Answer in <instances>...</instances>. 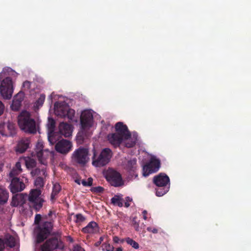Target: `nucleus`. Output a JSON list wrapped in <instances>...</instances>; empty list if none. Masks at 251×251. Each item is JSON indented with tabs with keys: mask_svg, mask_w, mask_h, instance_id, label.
<instances>
[{
	"mask_svg": "<svg viewBox=\"0 0 251 251\" xmlns=\"http://www.w3.org/2000/svg\"><path fill=\"white\" fill-rule=\"evenodd\" d=\"M53 227V223L51 221L44 222L39 226L35 231L36 232V242L40 243L44 241L50 234L49 238L40 247L41 251H53V250L62 249L63 247V242L61 240V234L58 232L51 231Z\"/></svg>",
	"mask_w": 251,
	"mask_h": 251,
	"instance_id": "nucleus-1",
	"label": "nucleus"
},
{
	"mask_svg": "<svg viewBox=\"0 0 251 251\" xmlns=\"http://www.w3.org/2000/svg\"><path fill=\"white\" fill-rule=\"evenodd\" d=\"M18 125L21 130L29 133L36 132V123L31 117L30 113L23 111L18 117Z\"/></svg>",
	"mask_w": 251,
	"mask_h": 251,
	"instance_id": "nucleus-2",
	"label": "nucleus"
},
{
	"mask_svg": "<svg viewBox=\"0 0 251 251\" xmlns=\"http://www.w3.org/2000/svg\"><path fill=\"white\" fill-rule=\"evenodd\" d=\"M112 155V151L109 148L102 149L99 155L95 151L92 158V164L96 167L104 166L110 161Z\"/></svg>",
	"mask_w": 251,
	"mask_h": 251,
	"instance_id": "nucleus-3",
	"label": "nucleus"
},
{
	"mask_svg": "<svg viewBox=\"0 0 251 251\" xmlns=\"http://www.w3.org/2000/svg\"><path fill=\"white\" fill-rule=\"evenodd\" d=\"M41 191L39 189H32L28 197L29 205L31 209L39 211L43 207L44 200L40 197Z\"/></svg>",
	"mask_w": 251,
	"mask_h": 251,
	"instance_id": "nucleus-4",
	"label": "nucleus"
},
{
	"mask_svg": "<svg viewBox=\"0 0 251 251\" xmlns=\"http://www.w3.org/2000/svg\"><path fill=\"white\" fill-rule=\"evenodd\" d=\"M104 175L107 181L112 186L119 187L124 185L121 174L113 169L108 168Z\"/></svg>",
	"mask_w": 251,
	"mask_h": 251,
	"instance_id": "nucleus-5",
	"label": "nucleus"
},
{
	"mask_svg": "<svg viewBox=\"0 0 251 251\" xmlns=\"http://www.w3.org/2000/svg\"><path fill=\"white\" fill-rule=\"evenodd\" d=\"M89 151L85 148H79L73 152L72 156V161L79 165H85L89 159Z\"/></svg>",
	"mask_w": 251,
	"mask_h": 251,
	"instance_id": "nucleus-6",
	"label": "nucleus"
},
{
	"mask_svg": "<svg viewBox=\"0 0 251 251\" xmlns=\"http://www.w3.org/2000/svg\"><path fill=\"white\" fill-rule=\"evenodd\" d=\"M13 92L12 80L11 77H6L1 81L0 93L1 96L6 100L11 99Z\"/></svg>",
	"mask_w": 251,
	"mask_h": 251,
	"instance_id": "nucleus-7",
	"label": "nucleus"
},
{
	"mask_svg": "<svg viewBox=\"0 0 251 251\" xmlns=\"http://www.w3.org/2000/svg\"><path fill=\"white\" fill-rule=\"evenodd\" d=\"M160 167V161L158 159L151 157L150 162L143 167V175L148 176L150 174L156 173Z\"/></svg>",
	"mask_w": 251,
	"mask_h": 251,
	"instance_id": "nucleus-8",
	"label": "nucleus"
},
{
	"mask_svg": "<svg viewBox=\"0 0 251 251\" xmlns=\"http://www.w3.org/2000/svg\"><path fill=\"white\" fill-rule=\"evenodd\" d=\"M44 144L41 141H38L36 145L35 152L40 163L46 165L47 159L48 158L50 152L48 150L44 149Z\"/></svg>",
	"mask_w": 251,
	"mask_h": 251,
	"instance_id": "nucleus-9",
	"label": "nucleus"
},
{
	"mask_svg": "<svg viewBox=\"0 0 251 251\" xmlns=\"http://www.w3.org/2000/svg\"><path fill=\"white\" fill-rule=\"evenodd\" d=\"M93 116L90 110H84L80 116V124L83 129L89 128L92 126Z\"/></svg>",
	"mask_w": 251,
	"mask_h": 251,
	"instance_id": "nucleus-10",
	"label": "nucleus"
},
{
	"mask_svg": "<svg viewBox=\"0 0 251 251\" xmlns=\"http://www.w3.org/2000/svg\"><path fill=\"white\" fill-rule=\"evenodd\" d=\"M25 188V184L24 181L20 178L13 177L9 185L10 191L13 194L21 192Z\"/></svg>",
	"mask_w": 251,
	"mask_h": 251,
	"instance_id": "nucleus-11",
	"label": "nucleus"
},
{
	"mask_svg": "<svg viewBox=\"0 0 251 251\" xmlns=\"http://www.w3.org/2000/svg\"><path fill=\"white\" fill-rule=\"evenodd\" d=\"M0 133L4 136H13L16 133L15 125L10 122L0 124Z\"/></svg>",
	"mask_w": 251,
	"mask_h": 251,
	"instance_id": "nucleus-12",
	"label": "nucleus"
},
{
	"mask_svg": "<svg viewBox=\"0 0 251 251\" xmlns=\"http://www.w3.org/2000/svg\"><path fill=\"white\" fill-rule=\"evenodd\" d=\"M72 147L71 142L66 139L58 141L55 146L56 151L64 154L68 153L71 150Z\"/></svg>",
	"mask_w": 251,
	"mask_h": 251,
	"instance_id": "nucleus-13",
	"label": "nucleus"
},
{
	"mask_svg": "<svg viewBox=\"0 0 251 251\" xmlns=\"http://www.w3.org/2000/svg\"><path fill=\"white\" fill-rule=\"evenodd\" d=\"M116 133L120 135L125 140H127L131 137V133L128 130L126 125L122 122H118L115 125Z\"/></svg>",
	"mask_w": 251,
	"mask_h": 251,
	"instance_id": "nucleus-14",
	"label": "nucleus"
},
{
	"mask_svg": "<svg viewBox=\"0 0 251 251\" xmlns=\"http://www.w3.org/2000/svg\"><path fill=\"white\" fill-rule=\"evenodd\" d=\"M153 182L157 187L169 186L170 185V178L164 173H160L158 175L154 176Z\"/></svg>",
	"mask_w": 251,
	"mask_h": 251,
	"instance_id": "nucleus-15",
	"label": "nucleus"
},
{
	"mask_svg": "<svg viewBox=\"0 0 251 251\" xmlns=\"http://www.w3.org/2000/svg\"><path fill=\"white\" fill-rule=\"evenodd\" d=\"M69 107L64 101L56 102L54 104V111L55 114L61 117H65Z\"/></svg>",
	"mask_w": 251,
	"mask_h": 251,
	"instance_id": "nucleus-16",
	"label": "nucleus"
},
{
	"mask_svg": "<svg viewBox=\"0 0 251 251\" xmlns=\"http://www.w3.org/2000/svg\"><path fill=\"white\" fill-rule=\"evenodd\" d=\"M30 143V139L28 138H23L20 140L16 148V151L20 153H24L29 148Z\"/></svg>",
	"mask_w": 251,
	"mask_h": 251,
	"instance_id": "nucleus-17",
	"label": "nucleus"
},
{
	"mask_svg": "<svg viewBox=\"0 0 251 251\" xmlns=\"http://www.w3.org/2000/svg\"><path fill=\"white\" fill-rule=\"evenodd\" d=\"M99 231V227L98 224L91 221L88 224L81 229V231L84 233L96 234Z\"/></svg>",
	"mask_w": 251,
	"mask_h": 251,
	"instance_id": "nucleus-18",
	"label": "nucleus"
},
{
	"mask_svg": "<svg viewBox=\"0 0 251 251\" xmlns=\"http://www.w3.org/2000/svg\"><path fill=\"white\" fill-rule=\"evenodd\" d=\"M60 133L66 137H70L72 135V126L66 123H61L59 126Z\"/></svg>",
	"mask_w": 251,
	"mask_h": 251,
	"instance_id": "nucleus-19",
	"label": "nucleus"
},
{
	"mask_svg": "<svg viewBox=\"0 0 251 251\" xmlns=\"http://www.w3.org/2000/svg\"><path fill=\"white\" fill-rule=\"evenodd\" d=\"M23 100V94L18 93L13 100L11 105L12 110L15 111H18L21 108Z\"/></svg>",
	"mask_w": 251,
	"mask_h": 251,
	"instance_id": "nucleus-20",
	"label": "nucleus"
},
{
	"mask_svg": "<svg viewBox=\"0 0 251 251\" xmlns=\"http://www.w3.org/2000/svg\"><path fill=\"white\" fill-rule=\"evenodd\" d=\"M109 142L115 146H119L122 141L125 140L120 135L116 133L110 134L108 135Z\"/></svg>",
	"mask_w": 251,
	"mask_h": 251,
	"instance_id": "nucleus-21",
	"label": "nucleus"
},
{
	"mask_svg": "<svg viewBox=\"0 0 251 251\" xmlns=\"http://www.w3.org/2000/svg\"><path fill=\"white\" fill-rule=\"evenodd\" d=\"M27 196V195H24L23 194H17L13 196L12 197L11 205L13 206H17L18 205H22L24 204L25 202V198Z\"/></svg>",
	"mask_w": 251,
	"mask_h": 251,
	"instance_id": "nucleus-22",
	"label": "nucleus"
},
{
	"mask_svg": "<svg viewBox=\"0 0 251 251\" xmlns=\"http://www.w3.org/2000/svg\"><path fill=\"white\" fill-rule=\"evenodd\" d=\"M9 193L4 187L0 185V205H3L7 202Z\"/></svg>",
	"mask_w": 251,
	"mask_h": 251,
	"instance_id": "nucleus-23",
	"label": "nucleus"
},
{
	"mask_svg": "<svg viewBox=\"0 0 251 251\" xmlns=\"http://www.w3.org/2000/svg\"><path fill=\"white\" fill-rule=\"evenodd\" d=\"M137 168V160L133 158L128 160L126 164V168L130 173L135 172Z\"/></svg>",
	"mask_w": 251,
	"mask_h": 251,
	"instance_id": "nucleus-24",
	"label": "nucleus"
},
{
	"mask_svg": "<svg viewBox=\"0 0 251 251\" xmlns=\"http://www.w3.org/2000/svg\"><path fill=\"white\" fill-rule=\"evenodd\" d=\"M124 200L122 196L118 195H115L111 199V202L114 205L118 206L119 207H122L123 206Z\"/></svg>",
	"mask_w": 251,
	"mask_h": 251,
	"instance_id": "nucleus-25",
	"label": "nucleus"
},
{
	"mask_svg": "<svg viewBox=\"0 0 251 251\" xmlns=\"http://www.w3.org/2000/svg\"><path fill=\"white\" fill-rule=\"evenodd\" d=\"M22 169L21 168V164L20 162H17L15 167L12 169L9 174L10 177H13L14 176L18 175L22 172Z\"/></svg>",
	"mask_w": 251,
	"mask_h": 251,
	"instance_id": "nucleus-26",
	"label": "nucleus"
},
{
	"mask_svg": "<svg viewBox=\"0 0 251 251\" xmlns=\"http://www.w3.org/2000/svg\"><path fill=\"white\" fill-rule=\"evenodd\" d=\"M61 186L58 183H55L53 185L52 191L50 195L51 200L53 201L55 199L56 196L61 190Z\"/></svg>",
	"mask_w": 251,
	"mask_h": 251,
	"instance_id": "nucleus-27",
	"label": "nucleus"
},
{
	"mask_svg": "<svg viewBox=\"0 0 251 251\" xmlns=\"http://www.w3.org/2000/svg\"><path fill=\"white\" fill-rule=\"evenodd\" d=\"M169 186H160L156 189V195L158 197H161L167 193L169 190Z\"/></svg>",
	"mask_w": 251,
	"mask_h": 251,
	"instance_id": "nucleus-28",
	"label": "nucleus"
},
{
	"mask_svg": "<svg viewBox=\"0 0 251 251\" xmlns=\"http://www.w3.org/2000/svg\"><path fill=\"white\" fill-rule=\"evenodd\" d=\"M25 165L28 169H33L36 166V160L31 157H27L25 160Z\"/></svg>",
	"mask_w": 251,
	"mask_h": 251,
	"instance_id": "nucleus-29",
	"label": "nucleus"
},
{
	"mask_svg": "<svg viewBox=\"0 0 251 251\" xmlns=\"http://www.w3.org/2000/svg\"><path fill=\"white\" fill-rule=\"evenodd\" d=\"M47 126L48 128V133H53L55 126V121L51 118H49Z\"/></svg>",
	"mask_w": 251,
	"mask_h": 251,
	"instance_id": "nucleus-30",
	"label": "nucleus"
},
{
	"mask_svg": "<svg viewBox=\"0 0 251 251\" xmlns=\"http://www.w3.org/2000/svg\"><path fill=\"white\" fill-rule=\"evenodd\" d=\"M45 100V95L44 94H41L40 97L36 101L34 106L37 108H39L40 107H41L44 102Z\"/></svg>",
	"mask_w": 251,
	"mask_h": 251,
	"instance_id": "nucleus-31",
	"label": "nucleus"
},
{
	"mask_svg": "<svg viewBox=\"0 0 251 251\" xmlns=\"http://www.w3.org/2000/svg\"><path fill=\"white\" fill-rule=\"evenodd\" d=\"M34 185L37 188V189H40L43 187L44 185V181L43 177L39 176L36 178L34 181Z\"/></svg>",
	"mask_w": 251,
	"mask_h": 251,
	"instance_id": "nucleus-32",
	"label": "nucleus"
},
{
	"mask_svg": "<svg viewBox=\"0 0 251 251\" xmlns=\"http://www.w3.org/2000/svg\"><path fill=\"white\" fill-rule=\"evenodd\" d=\"M87 138V136L84 131H82L77 133L76 135V140L78 143H81Z\"/></svg>",
	"mask_w": 251,
	"mask_h": 251,
	"instance_id": "nucleus-33",
	"label": "nucleus"
},
{
	"mask_svg": "<svg viewBox=\"0 0 251 251\" xmlns=\"http://www.w3.org/2000/svg\"><path fill=\"white\" fill-rule=\"evenodd\" d=\"M126 241L128 245H130L135 249H138L139 248L138 243L129 237L126 239Z\"/></svg>",
	"mask_w": 251,
	"mask_h": 251,
	"instance_id": "nucleus-34",
	"label": "nucleus"
},
{
	"mask_svg": "<svg viewBox=\"0 0 251 251\" xmlns=\"http://www.w3.org/2000/svg\"><path fill=\"white\" fill-rule=\"evenodd\" d=\"M90 191L94 194H100L103 193L104 189L103 187L99 186L97 187H92L90 189Z\"/></svg>",
	"mask_w": 251,
	"mask_h": 251,
	"instance_id": "nucleus-35",
	"label": "nucleus"
},
{
	"mask_svg": "<svg viewBox=\"0 0 251 251\" xmlns=\"http://www.w3.org/2000/svg\"><path fill=\"white\" fill-rule=\"evenodd\" d=\"M126 140L127 141L126 142V146L127 148H130L134 147L135 145L137 139L136 138L131 139L130 137Z\"/></svg>",
	"mask_w": 251,
	"mask_h": 251,
	"instance_id": "nucleus-36",
	"label": "nucleus"
},
{
	"mask_svg": "<svg viewBox=\"0 0 251 251\" xmlns=\"http://www.w3.org/2000/svg\"><path fill=\"white\" fill-rule=\"evenodd\" d=\"M114 247L109 243H104L101 245V249L103 251H113Z\"/></svg>",
	"mask_w": 251,
	"mask_h": 251,
	"instance_id": "nucleus-37",
	"label": "nucleus"
},
{
	"mask_svg": "<svg viewBox=\"0 0 251 251\" xmlns=\"http://www.w3.org/2000/svg\"><path fill=\"white\" fill-rule=\"evenodd\" d=\"M54 134V132H53V133H48V140L51 145L54 144L57 141Z\"/></svg>",
	"mask_w": 251,
	"mask_h": 251,
	"instance_id": "nucleus-38",
	"label": "nucleus"
},
{
	"mask_svg": "<svg viewBox=\"0 0 251 251\" xmlns=\"http://www.w3.org/2000/svg\"><path fill=\"white\" fill-rule=\"evenodd\" d=\"M75 217L76 218L75 220L76 223H81L85 220V218L80 213L76 214Z\"/></svg>",
	"mask_w": 251,
	"mask_h": 251,
	"instance_id": "nucleus-39",
	"label": "nucleus"
},
{
	"mask_svg": "<svg viewBox=\"0 0 251 251\" xmlns=\"http://www.w3.org/2000/svg\"><path fill=\"white\" fill-rule=\"evenodd\" d=\"M93 179L92 177H89L87 180H82L81 183L84 186H91L93 184Z\"/></svg>",
	"mask_w": 251,
	"mask_h": 251,
	"instance_id": "nucleus-40",
	"label": "nucleus"
},
{
	"mask_svg": "<svg viewBox=\"0 0 251 251\" xmlns=\"http://www.w3.org/2000/svg\"><path fill=\"white\" fill-rule=\"evenodd\" d=\"M75 114V111L72 109L69 108L67 113L65 114V117H67L69 120H72Z\"/></svg>",
	"mask_w": 251,
	"mask_h": 251,
	"instance_id": "nucleus-41",
	"label": "nucleus"
},
{
	"mask_svg": "<svg viewBox=\"0 0 251 251\" xmlns=\"http://www.w3.org/2000/svg\"><path fill=\"white\" fill-rule=\"evenodd\" d=\"M136 219H137V218L136 217L133 218L132 220V224H133V226L135 229L136 231H139V224L137 221Z\"/></svg>",
	"mask_w": 251,
	"mask_h": 251,
	"instance_id": "nucleus-42",
	"label": "nucleus"
},
{
	"mask_svg": "<svg viewBox=\"0 0 251 251\" xmlns=\"http://www.w3.org/2000/svg\"><path fill=\"white\" fill-rule=\"evenodd\" d=\"M30 174L33 177L35 176H38L41 174V170L39 168H35L34 169H32V170L30 172Z\"/></svg>",
	"mask_w": 251,
	"mask_h": 251,
	"instance_id": "nucleus-43",
	"label": "nucleus"
},
{
	"mask_svg": "<svg viewBox=\"0 0 251 251\" xmlns=\"http://www.w3.org/2000/svg\"><path fill=\"white\" fill-rule=\"evenodd\" d=\"M41 219H42V217L40 214H36L35 216V220H34L35 224H36V225L39 224V223L41 220Z\"/></svg>",
	"mask_w": 251,
	"mask_h": 251,
	"instance_id": "nucleus-44",
	"label": "nucleus"
},
{
	"mask_svg": "<svg viewBox=\"0 0 251 251\" xmlns=\"http://www.w3.org/2000/svg\"><path fill=\"white\" fill-rule=\"evenodd\" d=\"M73 251H85L83 248H82L79 245L76 244L73 247Z\"/></svg>",
	"mask_w": 251,
	"mask_h": 251,
	"instance_id": "nucleus-45",
	"label": "nucleus"
},
{
	"mask_svg": "<svg viewBox=\"0 0 251 251\" xmlns=\"http://www.w3.org/2000/svg\"><path fill=\"white\" fill-rule=\"evenodd\" d=\"M126 201L125 202V206L126 207H128L130 206L129 202L132 201V199L129 197L126 198Z\"/></svg>",
	"mask_w": 251,
	"mask_h": 251,
	"instance_id": "nucleus-46",
	"label": "nucleus"
},
{
	"mask_svg": "<svg viewBox=\"0 0 251 251\" xmlns=\"http://www.w3.org/2000/svg\"><path fill=\"white\" fill-rule=\"evenodd\" d=\"M113 240L114 243H119V242L123 243L124 242V239H120L117 236H114L113 238Z\"/></svg>",
	"mask_w": 251,
	"mask_h": 251,
	"instance_id": "nucleus-47",
	"label": "nucleus"
},
{
	"mask_svg": "<svg viewBox=\"0 0 251 251\" xmlns=\"http://www.w3.org/2000/svg\"><path fill=\"white\" fill-rule=\"evenodd\" d=\"M6 243L4 242V240L0 238V251H3L5 249V244Z\"/></svg>",
	"mask_w": 251,
	"mask_h": 251,
	"instance_id": "nucleus-48",
	"label": "nucleus"
},
{
	"mask_svg": "<svg viewBox=\"0 0 251 251\" xmlns=\"http://www.w3.org/2000/svg\"><path fill=\"white\" fill-rule=\"evenodd\" d=\"M147 229L148 231L151 232L155 234L158 232V229L156 228H152L151 227H148Z\"/></svg>",
	"mask_w": 251,
	"mask_h": 251,
	"instance_id": "nucleus-49",
	"label": "nucleus"
},
{
	"mask_svg": "<svg viewBox=\"0 0 251 251\" xmlns=\"http://www.w3.org/2000/svg\"><path fill=\"white\" fill-rule=\"evenodd\" d=\"M103 239H104V236H101L100 239H99V241L96 242L94 245L96 247H99L101 243V242L103 241Z\"/></svg>",
	"mask_w": 251,
	"mask_h": 251,
	"instance_id": "nucleus-50",
	"label": "nucleus"
},
{
	"mask_svg": "<svg viewBox=\"0 0 251 251\" xmlns=\"http://www.w3.org/2000/svg\"><path fill=\"white\" fill-rule=\"evenodd\" d=\"M30 86V83L28 81H25L23 83V87L29 89Z\"/></svg>",
	"mask_w": 251,
	"mask_h": 251,
	"instance_id": "nucleus-51",
	"label": "nucleus"
},
{
	"mask_svg": "<svg viewBox=\"0 0 251 251\" xmlns=\"http://www.w3.org/2000/svg\"><path fill=\"white\" fill-rule=\"evenodd\" d=\"M7 242L8 243H6L7 245L10 248H13L15 245V242L14 241H7Z\"/></svg>",
	"mask_w": 251,
	"mask_h": 251,
	"instance_id": "nucleus-52",
	"label": "nucleus"
},
{
	"mask_svg": "<svg viewBox=\"0 0 251 251\" xmlns=\"http://www.w3.org/2000/svg\"><path fill=\"white\" fill-rule=\"evenodd\" d=\"M4 110V105L2 102L0 101V116L2 114Z\"/></svg>",
	"mask_w": 251,
	"mask_h": 251,
	"instance_id": "nucleus-53",
	"label": "nucleus"
},
{
	"mask_svg": "<svg viewBox=\"0 0 251 251\" xmlns=\"http://www.w3.org/2000/svg\"><path fill=\"white\" fill-rule=\"evenodd\" d=\"M142 214L143 215V218L144 220H147V217L146 216L147 214V211L146 210H144L143 212H142Z\"/></svg>",
	"mask_w": 251,
	"mask_h": 251,
	"instance_id": "nucleus-54",
	"label": "nucleus"
},
{
	"mask_svg": "<svg viewBox=\"0 0 251 251\" xmlns=\"http://www.w3.org/2000/svg\"><path fill=\"white\" fill-rule=\"evenodd\" d=\"M41 173H42L43 175L44 176H47L46 170L45 169L42 168L41 170Z\"/></svg>",
	"mask_w": 251,
	"mask_h": 251,
	"instance_id": "nucleus-55",
	"label": "nucleus"
},
{
	"mask_svg": "<svg viewBox=\"0 0 251 251\" xmlns=\"http://www.w3.org/2000/svg\"><path fill=\"white\" fill-rule=\"evenodd\" d=\"M75 183H76L77 184H78V185H80V183H81L80 179L78 178H76V179H75Z\"/></svg>",
	"mask_w": 251,
	"mask_h": 251,
	"instance_id": "nucleus-56",
	"label": "nucleus"
},
{
	"mask_svg": "<svg viewBox=\"0 0 251 251\" xmlns=\"http://www.w3.org/2000/svg\"><path fill=\"white\" fill-rule=\"evenodd\" d=\"M52 214H53V211H51V210H50V211H49V213H48V215L45 216V217H46V218H47V217H48H48H51V216H52Z\"/></svg>",
	"mask_w": 251,
	"mask_h": 251,
	"instance_id": "nucleus-57",
	"label": "nucleus"
},
{
	"mask_svg": "<svg viewBox=\"0 0 251 251\" xmlns=\"http://www.w3.org/2000/svg\"><path fill=\"white\" fill-rule=\"evenodd\" d=\"M116 251H123V249L122 247L118 248Z\"/></svg>",
	"mask_w": 251,
	"mask_h": 251,
	"instance_id": "nucleus-58",
	"label": "nucleus"
}]
</instances>
